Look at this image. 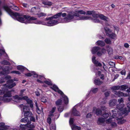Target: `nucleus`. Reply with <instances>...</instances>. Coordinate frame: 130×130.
Segmentation results:
<instances>
[{
    "mask_svg": "<svg viewBox=\"0 0 130 130\" xmlns=\"http://www.w3.org/2000/svg\"><path fill=\"white\" fill-rule=\"evenodd\" d=\"M76 12L68 14L66 17L63 19L64 21L66 23H67L72 20H87L90 19L91 18L90 16L80 15L79 14H85L86 13V12L83 10H78Z\"/></svg>",
    "mask_w": 130,
    "mask_h": 130,
    "instance_id": "nucleus-1",
    "label": "nucleus"
},
{
    "mask_svg": "<svg viewBox=\"0 0 130 130\" xmlns=\"http://www.w3.org/2000/svg\"><path fill=\"white\" fill-rule=\"evenodd\" d=\"M4 9L10 15H12L15 17L16 20L19 22L27 24V19L29 18V16L23 15L22 14L13 12L11 9L7 5H5L3 7Z\"/></svg>",
    "mask_w": 130,
    "mask_h": 130,
    "instance_id": "nucleus-2",
    "label": "nucleus"
},
{
    "mask_svg": "<svg viewBox=\"0 0 130 130\" xmlns=\"http://www.w3.org/2000/svg\"><path fill=\"white\" fill-rule=\"evenodd\" d=\"M13 97L14 99L18 100L17 101H15L17 102H20V100H26L27 103L30 105V106L31 108H32L33 107V104L32 101L29 99H28V97L26 96L23 97H19L18 95H16L13 96Z\"/></svg>",
    "mask_w": 130,
    "mask_h": 130,
    "instance_id": "nucleus-3",
    "label": "nucleus"
},
{
    "mask_svg": "<svg viewBox=\"0 0 130 130\" xmlns=\"http://www.w3.org/2000/svg\"><path fill=\"white\" fill-rule=\"evenodd\" d=\"M61 99H58L55 102L57 106L61 105L62 104V100L64 101V103L66 104H68L69 102L67 96L64 95V97Z\"/></svg>",
    "mask_w": 130,
    "mask_h": 130,
    "instance_id": "nucleus-4",
    "label": "nucleus"
},
{
    "mask_svg": "<svg viewBox=\"0 0 130 130\" xmlns=\"http://www.w3.org/2000/svg\"><path fill=\"white\" fill-rule=\"evenodd\" d=\"M4 90L5 91V92L4 94V97L5 98H4L6 99L5 100L6 102H9L11 100V99L8 98L11 97V91H8L7 89H4Z\"/></svg>",
    "mask_w": 130,
    "mask_h": 130,
    "instance_id": "nucleus-5",
    "label": "nucleus"
},
{
    "mask_svg": "<svg viewBox=\"0 0 130 130\" xmlns=\"http://www.w3.org/2000/svg\"><path fill=\"white\" fill-rule=\"evenodd\" d=\"M113 92L114 94L117 96H118L119 97H121L123 96L124 97L127 96H128L129 95L128 93L127 94L126 93H124L120 91H113Z\"/></svg>",
    "mask_w": 130,
    "mask_h": 130,
    "instance_id": "nucleus-6",
    "label": "nucleus"
},
{
    "mask_svg": "<svg viewBox=\"0 0 130 130\" xmlns=\"http://www.w3.org/2000/svg\"><path fill=\"white\" fill-rule=\"evenodd\" d=\"M13 82V80L12 79H9L7 81V83L8 84L7 86L8 88H11L16 85L15 83Z\"/></svg>",
    "mask_w": 130,
    "mask_h": 130,
    "instance_id": "nucleus-7",
    "label": "nucleus"
},
{
    "mask_svg": "<svg viewBox=\"0 0 130 130\" xmlns=\"http://www.w3.org/2000/svg\"><path fill=\"white\" fill-rule=\"evenodd\" d=\"M124 106V104H119L117 105L116 108L117 109L121 111L123 114H125V115H127V114H126V113H124V111L125 109L126 108H127V107L123 108Z\"/></svg>",
    "mask_w": 130,
    "mask_h": 130,
    "instance_id": "nucleus-8",
    "label": "nucleus"
},
{
    "mask_svg": "<svg viewBox=\"0 0 130 130\" xmlns=\"http://www.w3.org/2000/svg\"><path fill=\"white\" fill-rule=\"evenodd\" d=\"M105 121V120L102 117H100L98 119L97 123L98 125L104 126Z\"/></svg>",
    "mask_w": 130,
    "mask_h": 130,
    "instance_id": "nucleus-9",
    "label": "nucleus"
},
{
    "mask_svg": "<svg viewBox=\"0 0 130 130\" xmlns=\"http://www.w3.org/2000/svg\"><path fill=\"white\" fill-rule=\"evenodd\" d=\"M9 127L5 125V124L3 123H0V130H6L9 129Z\"/></svg>",
    "mask_w": 130,
    "mask_h": 130,
    "instance_id": "nucleus-10",
    "label": "nucleus"
},
{
    "mask_svg": "<svg viewBox=\"0 0 130 130\" xmlns=\"http://www.w3.org/2000/svg\"><path fill=\"white\" fill-rule=\"evenodd\" d=\"M117 103V100L113 99L111 100L109 102V105L111 107H112L115 106Z\"/></svg>",
    "mask_w": 130,
    "mask_h": 130,
    "instance_id": "nucleus-11",
    "label": "nucleus"
},
{
    "mask_svg": "<svg viewBox=\"0 0 130 130\" xmlns=\"http://www.w3.org/2000/svg\"><path fill=\"white\" fill-rule=\"evenodd\" d=\"M10 68L9 66H5L3 69V71L4 72V74H8L9 73Z\"/></svg>",
    "mask_w": 130,
    "mask_h": 130,
    "instance_id": "nucleus-12",
    "label": "nucleus"
},
{
    "mask_svg": "<svg viewBox=\"0 0 130 130\" xmlns=\"http://www.w3.org/2000/svg\"><path fill=\"white\" fill-rule=\"evenodd\" d=\"M53 19L54 18H52V17L46 18V20L49 21L47 23L45 22L46 24H45V25L50 26H52L53 25H51V24H52L51 20H52V19Z\"/></svg>",
    "mask_w": 130,
    "mask_h": 130,
    "instance_id": "nucleus-13",
    "label": "nucleus"
},
{
    "mask_svg": "<svg viewBox=\"0 0 130 130\" xmlns=\"http://www.w3.org/2000/svg\"><path fill=\"white\" fill-rule=\"evenodd\" d=\"M26 124L28 128H34L35 127L34 123H31V122L30 121H29Z\"/></svg>",
    "mask_w": 130,
    "mask_h": 130,
    "instance_id": "nucleus-14",
    "label": "nucleus"
},
{
    "mask_svg": "<svg viewBox=\"0 0 130 130\" xmlns=\"http://www.w3.org/2000/svg\"><path fill=\"white\" fill-rule=\"evenodd\" d=\"M72 113L73 115L74 116H80V113L75 108H73Z\"/></svg>",
    "mask_w": 130,
    "mask_h": 130,
    "instance_id": "nucleus-15",
    "label": "nucleus"
},
{
    "mask_svg": "<svg viewBox=\"0 0 130 130\" xmlns=\"http://www.w3.org/2000/svg\"><path fill=\"white\" fill-rule=\"evenodd\" d=\"M101 48L98 46H95L93 47L92 50V54H95L96 52H98L99 51H100Z\"/></svg>",
    "mask_w": 130,
    "mask_h": 130,
    "instance_id": "nucleus-16",
    "label": "nucleus"
},
{
    "mask_svg": "<svg viewBox=\"0 0 130 130\" xmlns=\"http://www.w3.org/2000/svg\"><path fill=\"white\" fill-rule=\"evenodd\" d=\"M37 19V18H36L33 17H31L30 16H29V18L27 19V21L26 23H27V24L32 23V20H36Z\"/></svg>",
    "mask_w": 130,
    "mask_h": 130,
    "instance_id": "nucleus-17",
    "label": "nucleus"
},
{
    "mask_svg": "<svg viewBox=\"0 0 130 130\" xmlns=\"http://www.w3.org/2000/svg\"><path fill=\"white\" fill-rule=\"evenodd\" d=\"M93 111H95V112L97 116L100 115L102 114V111L99 108L96 109L95 108V109L94 108Z\"/></svg>",
    "mask_w": 130,
    "mask_h": 130,
    "instance_id": "nucleus-18",
    "label": "nucleus"
},
{
    "mask_svg": "<svg viewBox=\"0 0 130 130\" xmlns=\"http://www.w3.org/2000/svg\"><path fill=\"white\" fill-rule=\"evenodd\" d=\"M96 45L100 46L101 47H103L105 45V43L101 40H98L96 42Z\"/></svg>",
    "mask_w": 130,
    "mask_h": 130,
    "instance_id": "nucleus-19",
    "label": "nucleus"
},
{
    "mask_svg": "<svg viewBox=\"0 0 130 130\" xmlns=\"http://www.w3.org/2000/svg\"><path fill=\"white\" fill-rule=\"evenodd\" d=\"M24 115L25 117H30L32 115V113L30 111H26L24 112Z\"/></svg>",
    "mask_w": 130,
    "mask_h": 130,
    "instance_id": "nucleus-20",
    "label": "nucleus"
},
{
    "mask_svg": "<svg viewBox=\"0 0 130 130\" xmlns=\"http://www.w3.org/2000/svg\"><path fill=\"white\" fill-rule=\"evenodd\" d=\"M102 82L101 81L99 78H97L95 79L94 83L96 85H100L102 83Z\"/></svg>",
    "mask_w": 130,
    "mask_h": 130,
    "instance_id": "nucleus-21",
    "label": "nucleus"
},
{
    "mask_svg": "<svg viewBox=\"0 0 130 130\" xmlns=\"http://www.w3.org/2000/svg\"><path fill=\"white\" fill-rule=\"evenodd\" d=\"M20 127L19 130H26L27 128L26 124H21L20 125Z\"/></svg>",
    "mask_w": 130,
    "mask_h": 130,
    "instance_id": "nucleus-22",
    "label": "nucleus"
},
{
    "mask_svg": "<svg viewBox=\"0 0 130 130\" xmlns=\"http://www.w3.org/2000/svg\"><path fill=\"white\" fill-rule=\"evenodd\" d=\"M116 110H112L111 112H110L111 113L112 117L114 118H115L117 116L116 111Z\"/></svg>",
    "mask_w": 130,
    "mask_h": 130,
    "instance_id": "nucleus-23",
    "label": "nucleus"
},
{
    "mask_svg": "<svg viewBox=\"0 0 130 130\" xmlns=\"http://www.w3.org/2000/svg\"><path fill=\"white\" fill-rule=\"evenodd\" d=\"M104 30L107 36L112 32L111 30L109 28L107 27H104Z\"/></svg>",
    "mask_w": 130,
    "mask_h": 130,
    "instance_id": "nucleus-24",
    "label": "nucleus"
},
{
    "mask_svg": "<svg viewBox=\"0 0 130 130\" xmlns=\"http://www.w3.org/2000/svg\"><path fill=\"white\" fill-rule=\"evenodd\" d=\"M111 115V113L110 112L108 113H105L102 115V116L104 118V119L107 118L108 116H110Z\"/></svg>",
    "mask_w": 130,
    "mask_h": 130,
    "instance_id": "nucleus-25",
    "label": "nucleus"
},
{
    "mask_svg": "<svg viewBox=\"0 0 130 130\" xmlns=\"http://www.w3.org/2000/svg\"><path fill=\"white\" fill-rule=\"evenodd\" d=\"M107 36H108L110 38L112 39H115L116 35L115 33L112 32L111 34H109Z\"/></svg>",
    "mask_w": 130,
    "mask_h": 130,
    "instance_id": "nucleus-26",
    "label": "nucleus"
},
{
    "mask_svg": "<svg viewBox=\"0 0 130 130\" xmlns=\"http://www.w3.org/2000/svg\"><path fill=\"white\" fill-rule=\"evenodd\" d=\"M29 121L28 118L27 117H24L21 119L20 121L21 122L27 123Z\"/></svg>",
    "mask_w": 130,
    "mask_h": 130,
    "instance_id": "nucleus-27",
    "label": "nucleus"
},
{
    "mask_svg": "<svg viewBox=\"0 0 130 130\" xmlns=\"http://www.w3.org/2000/svg\"><path fill=\"white\" fill-rule=\"evenodd\" d=\"M128 86L127 85H123L120 86V90H124L128 88Z\"/></svg>",
    "mask_w": 130,
    "mask_h": 130,
    "instance_id": "nucleus-28",
    "label": "nucleus"
},
{
    "mask_svg": "<svg viewBox=\"0 0 130 130\" xmlns=\"http://www.w3.org/2000/svg\"><path fill=\"white\" fill-rule=\"evenodd\" d=\"M111 89L114 91H116V90H120V86H114L111 88Z\"/></svg>",
    "mask_w": 130,
    "mask_h": 130,
    "instance_id": "nucleus-29",
    "label": "nucleus"
},
{
    "mask_svg": "<svg viewBox=\"0 0 130 130\" xmlns=\"http://www.w3.org/2000/svg\"><path fill=\"white\" fill-rule=\"evenodd\" d=\"M99 17L102 20L106 21H108L107 20L108 19V18L107 17L103 15V14H100Z\"/></svg>",
    "mask_w": 130,
    "mask_h": 130,
    "instance_id": "nucleus-30",
    "label": "nucleus"
},
{
    "mask_svg": "<svg viewBox=\"0 0 130 130\" xmlns=\"http://www.w3.org/2000/svg\"><path fill=\"white\" fill-rule=\"evenodd\" d=\"M90 19H91L92 21L94 23H101L102 22L98 18L92 19L91 18Z\"/></svg>",
    "mask_w": 130,
    "mask_h": 130,
    "instance_id": "nucleus-31",
    "label": "nucleus"
},
{
    "mask_svg": "<svg viewBox=\"0 0 130 130\" xmlns=\"http://www.w3.org/2000/svg\"><path fill=\"white\" fill-rule=\"evenodd\" d=\"M30 111V107L29 106H23V112L26 111Z\"/></svg>",
    "mask_w": 130,
    "mask_h": 130,
    "instance_id": "nucleus-32",
    "label": "nucleus"
},
{
    "mask_svg": "<svg viewBox=\"0 0 130 130\" xmlns=\"http://www.w3.org/2000/svg\"><path fill=\"white\" fill-rule=\"evenodd\" d=\"M42 3L44 5H46L49 6L51 5L52 4V2L47 1H44Z\"/></svg>",
    "mask_w": 130,
    "mask_h": 130,
    "instance_id": "nucleus-33",
    "label": "nucleus"
},
{
    "mask_svg": "<svg viewBox=\"0 0 130 130\" xmlns=\"http://www.w3.org/2000/svg\"><path fill=\"white\" fill-rule=\"evenodd\" d=\"M35 24H41L43 25H45V22L43 21H40L39 20H37L36 22L35 23Z\"/></svg>",
    "mask_w": 130,
    "mask_h": 130,
    "instance_id": "nucleus-34",
    "label": "nucleus"
},
{
    "mask_svg": "<svg viewBox=\"0 0 130 130\" xmlns=\"http://www.w3.org/2000/svg\"><path fill=\"white\" fill-rule=\"evenodd\" d=\"M51 21L52 24H51V25H53V26L56 25L58 23V21L52 19V20H51Z\"/></svg>",
    "mask_w": 130,
    "mask_h": 130,
    "instance_id": "nucleus-35",
    "label": "nucleus"
},
{
    "mask_svg": "<svg viewBox=\"0 0 130 130\" xmlns=\"http://www.w3.org/2000/svg\"><path fill=\"white\" fill-rule=\"evenodd\" d=\"M1 63L2 64H4V65H10V63L5 60H4L1 62Z\"/></svg>",
    "mask_w": 130,
    "mask_h": 130,
    "instance_id": "nucleus-36",
    "label": "nucleus"
},
{
    "mask_svg": "<svg viewBox=\"0 0 130 130\" xmlns=\"http://www.w3.org/2000/svg\"><path fill=\"white\" fill-rule=\"evenodd\" d=\"M60 16H61V12H59L52 17V18H53L54 19H57L60 17Z\"/></svg>",
    "mask_w": 130,
    "mask_h": 130,
    "instance_id": "nucleus-37",
    "label": "nucleus"
},
{
    "mask_svg": "<svg viewBox=\"0 0 130 130\" xmlns=\"http://www.w3.org/2000/svg\"><path fill=\"white\" fill-rule=\"evenodd\" d=\"M98 90V89L97 88H92L90 91V92L92 91L94 93H96Z\"/></svg>",
    "mask_w": 130,
    "mask_h": 130,
    "instance_id": "nucleus-38",
    "label": "nucleus"
},
{
    "mask_svg": "<svg viewBox=\"0 0 130 130\" xmlns=\"http://www.w3.org/2000/svg\"><path fill=\"white\" fill-rule=\"evenodd\" d=\"M92 16L94 18H98L100 17V14H99L96 13L95 11H94V12L92 14Z\"/></svg>",
    "mask_w": 130,
    "mask_h": 130,
    "instance_id": "nucleus-39",
    "label": "nucleus"
},
{
    "mask_svg": "<svg viewBox=\"0 0 130 130\" xmlns=\"http://www.w3.org/2000/svg\"><path fill=\"white\" fill-rule=\"evenodd\" d=\"M108 47V49L107 50V51L108 52V54H111L113 52V50L112 48L110 47H109L108 46H107Z\"/></svg>",
    "mask_w": 130,
    "mask_h": 130,
    "instance_id": "nucleus-40",
    "label": "nucleus"
},
{
    "mask_svg": "<svg viewBox=\"0 0 130 130\" xmlns=\"http://www.w3.org/2000/svg\"><path fill=\"white\" fill-rule=\"evenodd\" d=\"M17 69L18 70H21L22 71L24 70V67L22 66H18L17 67Z\"/></svg>",
    "mask_w": 130,
    "mask_h": 130,
    "instance_id": "nucleus-41",
    "label": "nucleus"
},
{
    "mask_svg": "<svg viewBox=\"0 0 130 130\" xmlns=\"http://www.w3.org/2000/svg\"><path fill=\"white\" fill-rule=\"evenodd\" d=\"M46 15V13L42 12L39 13H37L36 14V15H37L38 17L39 18L45 16Z\"/></svg>",
    "mask_w": 130,
    "mask_h": 130,
    "instance_id": "nucleus-42",
    "label": "nucleus"
},
{
    "mask_svg": "<svg viewBox=\"0 0 130 130\" xmlns=\"http://www.w3.org/2000/svg\"><path fill=\"white\" fill-rule=\"evenodd\" d=\"M105 42L107 44H110L111 43V41L109 39L106 38L104 40Z\"/></svg>",
    "mask_w": 130,
    "mask_h": 130,
    "instance_id": "nucleus-43",
    "label": "nucleus"
},
{
    "mask_svg": "<svg viewBox=\"0 0 130 130\" xmlns=\"http://www.w3.org/2000/svg\"><path fill=\"white\" fill-rule=\"evenodd\" d=\"M52 89L55 91H56L59 89L58 87L55 85H54L52 87Z\"/></svg>",
    "mask_w": 130,
    "mask_h": 130,
    "instance_id": "nucleus-44",
    "label": "nucleus"
},
{
    "mask_svg": "<svg viewBox=\"0 0 130 130\" xmlns=\"http://www.w3.org/2000/svg\"><path fill=\"white\" fill-rule=\"evenodd\" d=\"M94 12V11H87L86 13V14L92 15L93 12Z\"/></svg>",
    "mask_w": 130,
    "mask_h": 130,
    "instance_id": "nucleus-45",
    "label": "nucleus"
},
{
    "mask_svg": "<svg viewBox=\"0 0 130 130\" xmlns=\"http://www.w3.org/2000/svg\"><path fill=\"white\" fill-rule=\"evenodd\" d=\"M110 116V117L108 119L106 120V122L107 123L109 124L112 121L111 119L112 118H113L111 117H112L111 115Z\"/></svg>",
    "mask_w": 130,
    "mask_h": 130,
    "instance_id": "nucleus-46",
    "label": "nucleus"
},
{
    "mask_svg": "<svg viewBox=\"0 0 130 130\" xmlns=\"http://www.w3.org/2000/svg\"><path fill=\"white\" fill-rule=\"evenodd\" d=\"M126 121L124 119L121 120L119 121L118 122V123L119 124H121L125 123Z\"/></svg>",
    "mask_w": 130,
    "mask_h": 130,
    "instance_id": "nucleus-47",
    "label": "nucleus"
},
{
    "mask_svg": "<svg viewBox=\"0 0 130 130\" xmlns=\"http://www.w3.org/2000/svg\"><path fill=\"white\" fill-rule=\"evenodd\" d=\"M96 66H99L101 67L102 66V64L99 62L98 61H96L94 63Z\"/></svg>",
    "mask_w": 130,
    "mask_h": 130,
    "instance_id": "nucleus-48",
    "label": "nucleus"
},
{
    "mask_svg": "<svg viewBox=\"0 0 130 130\" xmlns=\"http://www.w3.org/2000/svg\"><path fill=\"white\" fill-rule=\"evenodd\" d=\"M13 6H11V8L15 10H18L19 9V8L18 7L16 6H14L13 4Z\"/></svg>",
    "mask_w": 130,
    "mask_h": 130,
    "instance_id": "nucleus-49",
    "label": "nucleus"
},
{
    "mask_svg": "<svg viewBox=\"0 0 130 130\" xmlns=\"http://www.w3.org/2000/svg\"><path fill=\"white\" fill-rule=\"evenodd\" d=\"M110 93V91H107L106 92L104 93L105 97L107 98L109 96V95Z\"/></svg>",
    "mask_w": 130,
    "mask_h": 130,
    "instance_id": "nucleus-50",
    "label": "nucleus"
},
{
    "mask_svg": "<svg viewBox=\"0 0 130 130\" xmlns=\"http://www.w3.org/2000/svg\"><path fill=\"white\" fill-rule=\"evenodd\" d=\"M41 100L42 102L45 103L47 102V98L45 97H42L41 98Z\"/></svg>",
    "mask_w": 130,
    "mask_h": 130,
    "instance_id": "nucleus-51",
    "label": "nucleus"
},
{
    "mask_svg": "<svg viewBox=\"0 0 130 130\" xmlns=\"http://www.w3.org/2000/svg\"><path fill=\"white\" fill-rule=\"evenodd\" d=\"M30 121L31 122L32 121L35 122L36 121L35 119L33 116H31L30 117V121Z\"/></svg>",
    "mask_w": 130,
    "mask_h": 130,
    "instance_id": "nucleus-52",
    "label": "nucleus"
},
{
    "mask_svg": "<svg viewBox=\"0 0 130 130\" xmlns=\"http://www.w3.org/2000/svg\"><path fill=\"white\" fill-rule=\"evenodd\" d=\"M38 9V8H37L36 7H34L32 8L31 9V11L32 12L36 11V10Z\"/></svg>",
    "mask_w": 130,
    "mask_h": 130,
    "instance_id": "nucleus-53",
    "label": "nucleus"
},
{
    "mask_svg": "<svg viewBox=\"0 0 130 130\" xmlns=\"http://www.w3.org/2000/svg\"><path fill=\"white\" fill-rule=\"evenodd\" d=\"M31 73H32V75H34V77H38V75L35 72L32 71L31 72Z\"/></svg>",
    "mask_w": 130,
    "mask_h": 130,
    "instance_id": "nucleus-54",
    "label": "nucleus"
},
{
    "mask_svg": "<svg viewBox=\"0 0 130 130\" xmlns=\"http://www.w3.org/2000/svg\"><path fill=\"white\" fill-rule=\"evenodd\" d=\"M118 102L119 104H121V103H123L124 102L123 99V98H121L118 99Z\"/></svg>",
    "mask_w": 130,
    "mask_h": 130,
    "instance_id": "nucleus-55",
    "label": "nucleus"
},
{
    "mask_svg": "<svg viewBox=\"0 0 130 130\" xmlns=\"http://www.w3.org/2000/svg\"><path fill=\"white\" fill-rule=\"evenodd\" d=\"M56 92H57L58 93H59L61 95H63V97L64 96V95L63 93L61 90H60L59 89Z\"/></svg>",
    "mask_w": 130,
    "mask_h": 130,
    "instance_id": "nucleus-56",
    "label": "nucleus"
},
{
    "mask_svg": "<svg viewBox=\"0 0 130 130\" xmlns=\"http://www.w3.org/2000/svg\"><path fill=\"white\" fill-rule=\"evenodd\" d=\"M44 82L45 83V84H47L48 85H52V84L50 82L48 81L47 80H45L44 81Z\"/></svg>",
    "mask_w": 130,
    "mask_h": 130,
    "instance_id": "nucleus-57",
    "label": "nucleus"
},
{
    "mask_svg": "<svg viewBox=\"0 0 130 130\" xmlns=\"http://www.w3.org/2000/svg\"><path fill=\"white\" fill-rule=\"evenodd\" d=\"M58 110L60 112H62L63 110V107H59L58 108Z\"/></svg>",
    "mask_w": 130,
    "mask_h": 130,
    "instance_id": "nucleus-58",
    "label": "nucleus"
},
{
    "mask_svg": "<svg viewBox=\"0 0 130 130\" xmlns=\"http://www.w3.org/2000/svg\"><path fill=\"white\" fill-rule=\"evenodd\" d=\"M47 123L49 124H50L51 123V118L49 117L47 119Z\"/></svg>",
    "mask_w": 130,
    "mask_h": 130,
    "instance_id": "nucleus-59",
    "label": "nucleus"
},
{
    "mask_svg": "<svg viewBox=\"0 0 130 130\" xmlns=\"http://www.w3.org/2000/svg\"><path fill=\"white\" fill-rule=\"evenodd\" d=\"M11 73H14L18 74H21L20 72L18 71H13L11 72Z\"/></svg>",
    "mask_w": 130,
    "mask_h": 130,
    "instance_id": "nucleus-60",
    "label": "nucleus"
},
{
    "mask_svg": "<svg viewBox=\"0 0 130 130\" xmlns=\"http://www.w3.org/2000/svg\"><path fill=\"white\" fill-rule=\"evenodd\" d=\"M73 127L74 129H77L78 130H80L81 129L80 127L75 125L73 126Z\"/></svg>",
    "mask_w": 130,
    "mask_h": 130,
    "instance_id": "nucleus-61",
    "label": "nucleus"
},
{
    "mask_svg": "<svg viewBox=\"0 0 130 130\" xmlns=\"http://www.w3.org/2000/svg\"><path fill=\"white\" fill-rule=\"evenodd\" d=\"M108 63L109 65L110 66H114L115 67V64L114 62L110 61Z\"/></svg>",
    "mask_w": 130,
    "mask_h": 130,
    "instance_id": "nucleus-62",
    "label": "nucleus"
},
{
    "mask_svg": "<svg viewBox=\"0 0 130 130\" xmlns=\"http://www.w3.org/2000/svg\"><path fill=\"white\" fill-rule=\"evenodd\" d=\"M5 92V91L4 89H3L2 90L0 89V95H3Z\"/></svg>",
    "mask_w": 130,
    "mask_h": 130,
    "instance_id": "nucleus-63",
    "label": "nucleus"
},
{
    "mask_svg": "<svg viewBox=\"0 0 130 130\" xmlns=\"http://www.w3.org/2000/svg\"><path fill=\"white\" fill-rule=\"evenodd\" d=\"M101 110L103 111H106V108L105 106H101Z\"/></svg>",
    "mask_w": 130,
    "mask_h": 130,
    "instance_id": "nucleus-64",
    "label": "nucleus"
}]
</instances>
